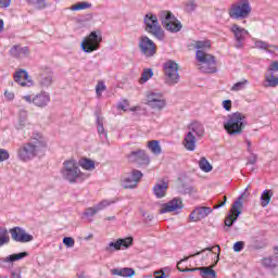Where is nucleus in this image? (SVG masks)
I'll return each instance as SVG.
<instances>
[{"mask_svg":"<svg viewBox=\"0 0 278 278\" xmlns=\"http://www.w3.org/2000/svg\"><path fill=\"white\" fill-rule=\"evenodd\" d=\"M47 151V139L42 135L36 134L29 142L22 144L17 150V157L21 162H29L37 155H45Z\"/></svg>","mask_w":278,"mask_h":278,"instance_id":"f257e3e1","label":"nucleus"},{"mask_svg":"<svg viewBox=\"0 0 278 278\" xmlns=\"http://www.w3.org/2000/svg\"><path fill=\"white\" fill-rule=\"evenodd\" d=\"M61 175L63 179H65L70 184H76L78 179L80 181H84V179H88V174L81 173V170L79 169V164H77V161L75 160H67L63 163Z\"/></svg>","mask_w":278,"mask_h":278,"instance_id":"f03ea898","label":"nucleus"},{"mask_svg":"<svg viewBox=\"0 0 278 278\" xmlns=\"http://www.w3.org/2000/svg\"><path fill=\"white\" fill-rule=\"evenodd\" d=\"M189 131L185 135L182 146L187 151H194L197 149V138L205 136V128L203 124L193 122L188 126Z\"/></svg>","mask_w":278,"mask_h":278,"instance_id":"7ed1b4c3","label":"nucleus"},{"mask_svg":"<svg viewBox=\"0 0 278 278\" xmlns=\"http://www.w3.org/2000/svg\"><path fill=\"white\" fill-rule=\"evenodd\" d=\"M247 127V115L240 112L231 114L224 124V129L229 134V136H240Z\"/></svg>","mask_w":278,"mask_h":278,"instance_id":"20e7f679","label":"nucleus"},{"mask_svg":"<svg viewBox=\"0 0 278 278\" xmlns=\"http://www.w3.org/2000/svg\"><path fill=\"white\" fill-rule=\"evenodd\" d=\"M198 62V71L201 73H216V56L203 50H198L195 53Z\"/></svg>","mask_w":278,"mask_h":278,"instance_id":"39448f33","label":"nucleus"},{"mask_svg":"<svg viewBox=\"0 0 278 278\" xmlns=\"http://www.w3.org/2000/svg\"><path fill=\"white\" fill-rule=\"evenodd\" d=\"M143 23L146 26V31H148V34H151L157 40H164L165 38L164 29L160 25L157 15L153 13H147L143 17Z\"/></svg>","mask_w":278,"mask_h":278,"instance_id":"423d86ee","label":"nucleus"},{"mask_svg":"<svg viewBox=\"0 0 278 278\" xmlns=\"http://www.w3.org/2000/svg\"><path fill=\"white\" fill-rule=\"evenodd\" d=\"M252 8L249 0H239L230 5L228 9V15L230 18L240 20L249 18L251 16Z\"/></svg>","mask_w":278,"mask_h":278,"instance_id":"0eeeda50","label":"nucleus"},{"mask_svg":"<svg viewBox=\"0 0 278 278\" xmlns=\"http://www.w3.org/2000/svg\"><path fill=\"white\" fill-rule=\"evenodd\" d=\"M159 18L164 29L170 31L172 34H177V31H181V28L184 27V25H181V22L177 20L170 11H161L159 13Z\"/></svg>","mask_w":278,"mask_h":278,"instance_id":"6e6552de","label":"nucleus"},{"mask_svg":"<svg viewBox=\"0 0 278 278\" xmlns=\"http://www.w3.org/2000/svg\"><path fill=\"white\" fill-rule=\"evenodd\" d=\"M216 262L215 264L211 265L210 267H195V268H185L182 269L181 266V262H188V257H185L184 260H181L180 262H178L177 264V269L180 273H194L197 270H200V275L202 278H216V271L213 269L216 264H218V261L220 260V247L217 245V256H216Z\"/></svg>","mask_w":278,"mask_h":278,"instance_id":"1a4fd4ad","label":"nucleus"},{"mask_svg":"<svg viewBox=\"0 0 278 278\" xmlns=\"http://www.w3.org/2000/svg\"><path fill=\"white\" fill-rule=\"evenodd\" d=\"M249 188H245V191L233 202L230 213L225 218V226L231 227L236 220L240 217V214H242V207L244 204L242 203V199H248L250 195L249 192H247Z\"/></svg>","mask_w":278,"mask_h":278,"instance_id":"9d476101","label":"nucleus"},{"mask_svg":"<svg viewBox=\"0 0 278 278\" xmlns=\"http://www.w3.org/2000/svg\"><path fill=\"white\" fill-rule=\"evenodd\" d=\"M103 40V36L101 35V30H93L81 42V49L85 53H92V51H97Z\"/></svg>","mask_w":278,"mask_h":278,"instance_id":"9b49d317","label":"nucleus"},{"mask_svg":"<svg viewBox=\"0 0 278 278\" xmlns=\"http://www.w3.org/2000/svg\"><path fill=\"white\" fill-rule=\"evenodd\" d=\"M165 83L168 86L179 84V65L174 61H167L164 64Z\"/></svg>","mask_w":278,"mask_h":278,"instance_id":"f8f14e48","label":"nucleus"},{"mask_svg":"<svg viewBox=\"0 0 278 278\" xmlns=\"http://www.w3.org/2000/svg\"><path fill=\"white\" fill-rule=\"evenodd\" d=\"M36 77L40 88H49L53 84V72L49 66H40Z\"/></svg>","mask_w":278,"mask_h":278,"instance_id":"ddd939ff","label":"nucleus"},{"mask_svg":"<svg viewBox=\"0 0 278 278\" xmlns=\"http://www.w3.org/2000/svg\"><path fill=\"white\" fill-rule=\"evenodd\" d=\"M146 105L151 108V110L160 112L166 108V100L162 93L148 92L146 96Z\"/></svg>","mask_w":278,"mask_h":278,"instance_id":"4468645a","label":"nucleus"},{"mask_svg":"<svg viewBox=\"0 0 278 278\" xmlns=\"http://www.w3.org/2000/svg\"><path fill=\"white\" fill-rule=\"evenodd\" d=\"M139 49L146 58H153L157 53V46L147 36L139 38Z\"/></svg>","mask_w":278,"mask_h":278,"instance_id":"2eb2a0df","label":"nucleus"},{"mask_svg":"<svg viewBox=\"0 0 278 278\" xmlns=\"http://www.w3.org/2000/svg\"><path fill=\"white\" fill-rule=\"evenodd\" d=\"M13 79L15 84H18V86H22V88H31L35 86L34 78L29 76V73L25 70H18L14 73Z\"/></svg>","mask_w":278,"mask_h":278,"instance_id":"dca6fc26","label":"nucleus"},{"mask_svg":"<svg viewBox=\"0 0 278 278\" xmlns=\"http://www.w3.org/2000/svg\"><path fill=\"white\" fill-rule=\"evenodd\" d=\"M230 31L235 36L236 49H242L244 47V40H247V36H249V30L238 24H232Z\"/></svg>","mask_w":278,"mask_h":278,"instance_id":"f3484780","label":"nucleus"},{"mask_svg":"<svg viewBox=\"0 0 278 278\" xmlns=\"http://www.w3.org/2000/svg\"><path fill=\"white\" fill-rule=\"evenodd\" d=\"M181 210H184V202L179 198H174L169 202L161 205L159 210V214H168L170 212H175L176 214H179Z\"/></svg>","mask_w":278,"mask_h":278,"instance_id":"a211bd4d","label":"nucleus"},{"mask_svg":"<svg viewBox=\"0 0 278 278\" xmlns=\"http://www.w3.org/2000/svg\"><path fill=\"white\" fill-rule=\"evenodd\" d=\"M142 179V172L134 169L130 174L122 178V186L127 189H134L138 186V182Z\"/></svg>","mask_w":278,"mask_h":278,"instance_id":"6ab92c4d","label":"nucleus"},{"mask_svg":"<svg viewBox=\"0 0 278 278\" xmlns=\"http://www.w3.org/2000/svg\"><path fill=\"white\" fill-rule=\"evenodd\" d=\"M31 123H29V117L27 114V111L23 110L20 111L18 117H17V123L15 125V128L17 131H24L27 136H29V131H31Z\"/></svg>","mask_w":278,"mask_h":278,"instance_id":"aec40b11","label":"nucleus"},{"mask_svg":"<svg viewBox=\"0 0 278 278\" xmlns=\"http://www.w3.org/2000/svg\"><path fill=\"white\" fill-rule=\"evenodd\" d=\"M134 244V238L127 237L125 239H118L115 242H110L108 247L104 248L106 253H114V251H121V248L129 249Z\"/></svg>","mask_w":278,"mask_h":278,"instance_id":"412c9836","label":"nucleus"},{"mask_svg":"<svg viewBox=\"0 0 278 278\" xmlns=\"http://www.w3.org/2000/svg\"><path fill=\"white\" fill-rule=\"evenodd\" d=\"M212 212L213 210L210 206H195L189 215V220H191V223H199V220L207 218V215L212 214Z\"/></svg>","mask_w":278,"mask_h":278,"instance_id":"4be33fe9","label":"nucleus"},{"mask_svg":"<svg viewBox=\"0 0 278 278\" xmlns=\"http://www.w3.org/2000/svg\"><path fill=\"white\" fill-rule=\"evenodd\" d=\"M11 238L15 240V242H31L34 240V236L27 233L23 228L15 227L10 230Z\"/></svg>","mask_w":278,"mask_h":278,"instance_id":"5701e85b","label":"nucleus"},{"mask_svg":"<svg viewBox=\"0 0 278 278\" xmlns=\"http://www.w3.org/2000/svg\"><path fill=\"white\" fill-rule=\"evenodd\" d=\"M27 255H29L27 252H22L2 257L0 258V267L12 268V266H14V262H18L20 260L27 257Z\"/></svg>","mask_w":278,"mask_h":278,"instance_id":"b1692460","label":"nucleus"},{"mask_svg":"<svg viewBox=\"0 0 278 278\" xmlns=\"http://www.w3.org/2000/svg\"><path fill=\"white\" fill-rule=\"evenodd\" d=\"M128 161L140 165H148L151 162L144 150H137L131 152L128 154Z\"/></svg>","mask_w":278,"mask_h":278,"instance_id":"393cba45","label":"nucleus"},{"mask_svg":"<svg viewBox=\"0 0 278 278\" xmlns=\"http://www.w3.org/2000/svg\"><path fill=\"white\" fill-rule=\"evenodd\" d=\"M9 53L11 58L23 60L25 58H29V48L16 45L10 49Z\"/></svg>","mask_w":278,"mask_h":278,"instance_id":"a878e982","label":"nucleus"},{"mask_svg":"<svg viewBox=\"0 0 278 278\" xmlns=\"http://www.w3.org/2000/svg\"><path fill=\"white\" fill-rule=\"evenodd\" d=\"M51 101V96L47 91H41L33 97V103L37 108H47Z\"/></svg>","mask_w":278,"mask_h":278,"instance_id":"bb28decb","label":"nucleus"},{"mask_svg":"<svg viewBox=\"0 0 278 278\" xmlns=\"http://www.w3.org/2000/svg\"><path fill=\"white\" fill-rule=\"evenodd\" d=\"M255 49H261L262 51H266L267 53H275V55H278V47L271 46L268 42L257 39L254 41Z\"/></svg>","mask_w":278,"mask_h":278,"instance_id":"cd10ccee","label":"nucleus"},{"mask_svg":"<svg viewBox=\"0 0 278 278\" xmlns=\"http://www.w3.org/2000/svg\"><path fill=\"white\" fill-rule=\"evenodd\" d=\"M166 190H168V182L160 180L153 187V192L156 199H164L166 197Z\"/></svg>","mask_w":278,"mask_h":278,"instance_id":"c85d7f7f","label":"nucleus"},{"mask_svg":"<svg viewBox=\"0 0 278 278\" xmlns=\"http://www.w3.org/2000/svg\"><path fill=\"white\" fill-rule=\"evenodd\" d=\"M111 273L117 277H134L136 275V270L131 267L114 268L111 269Z\"/></svg>","mask_w":278,"mask_h":278,"instance_id":"c756f323","label":"nucleus"},{"mask_svg":"<svg viewBox=\"0 0 278 278\" xmlns=\"http://www.w3.org/2000/svg\"><path fill=\"white\" fill-rule=\"evenodd\" d=\"M274 192L271 189H266L262 192L261 194V205L263 207H268V205H270V201L274 197Z\"/></svg>","mask_w":278,"mask_h":278,"instance_id":"7c9ffc66","label":"nucleus"},{"mask_svg":"<svg viewBox=\"0 0 278 278\" xmlns=\"http://www.w3.org/2000/svg\"><path fill=\"white\" fill-rule=\"evenodd\" d=\"M191 47L193 49H197V51H207V49L212 48V41L210 40H198V41H193L191 43Z\"/></svg>","mask_w":278,"mask_h":278,"instance_id":"2f4dec72","label":"nucleus"},{"mask_svg":"<svg viewBox=\"0 0 278 278\" xmlns=\"http://www.w3.org/2000/svg\"><path fill=\"white\" fill-rule=\"evenodd\" d=\"M264 88H277L278 77L273 74H266L265 80L263 81Z\"/></svg>","mask_w":278,"mask_h":278,"instance_id":"473e14b6","label":"nucleus"},{"mask_svg":"<svg viewBox=\"0 0 278 278\" xmlns=\"http://www.w3.org/2000/svg\"><path fill=\"white\" fill-rule=\"evenodd\" d=\"M147 147L153 155H160L162 153V146H160V141L157 140L148 141Z\"/></svg>","mask_w":278,"mask_h":278,"instance_id":"72a5a7b5","label":"nucleus"},{"mask_svg":"<svg viewBox=\"0 0 278 278\" xmlns=\"http://www.w3.org/2000/svg\"><path fill=\"white\" fill-rule=\"evenodd\" d=\"M90 8H92V4L90 2H77L76 4H73L70 10H72L73 12H77L79 10H90Z\"/></svg>","mask_w":278,"mask_h":278,"instance_id":"f704fd0d","label":"nucleus"},{"mask_svg":"<svg viewBox=\"0 0 278 278\" xmlns=\"http://www.w3.org/2000/svg\"><path fill=\"white\" fill-rule=\"evenodd\" d=\"M247 86H249V80L242 79V80L236 83L235 85H232L230 90H231V92H240V90H244V88H247Z\"/></svg>","mask_w":278,"mask_h":278,"instance_id":"c9c22d12","label":"nucleus"},{"mask_svg":"<svg viewBox=\"0 0 278 278\" xmlns=\"http://www.w3.org/2000/svg\"><path fill=\"white\" fill-rule=\"evenodd\" d=\"M199 167L201 168V170H203V173H212V168H213L212 164H210V162L205 157L200 159Z\"/></svg>","mask_w":278,"mask_h":278,"instance_id":"e433bc0d","label":"nucleus"},{"mask_svg":"<svg viewBox=\"0 0 278 278\" xmlns=\"http://www.w3.org/2000/svg\"><path fill=\"white\" fill-rule=\"evenodd\" d=\"M80 166L85 170H94V161H92L90 159H83L80 161Z\"/></svg>","mask_w":278,"mask_h":278,"instance_id":"4c0bfd02","label":"nucleus"},{"mask_svg":"<svg viewBox=\"0 0 278 278\" xmlns=\"http://www.w3.org/2000/svg\"><path fill=\"white\" fill-rule=\"evenodd\" d=\"M10 243V235L7 229L0 228V247Z\"/></svg>","mask_w":278,"mask_h":278,"instance_id":"58836bf2","label":"nucleus"},{"mask_svg":"<svg viewBox=\"0 0 278 278\" xmlns=\"http://www.w3.org/2000/svg\"><path fill=\"white\" fill-rule=\"evenodd\" d=\"M140 106H132L129 109V101L124 100L118 104V110H123V112H136V110H139Z\"/></svg>","mask_w":278,"mask_h":278,"instance_id":"ea45409f","label":"nucleus"},{"mask_svg":"<svg viewBox=\"0 0 278 278\" xmlns=\"http://www.w3.org/2000/svg\"><path fill=\"white\" fill-rule=\"evenodd\" d=\"M153 77V70L152 68H147L143 71L141 74V78L139 80L140 84H147Z\"/></svg>","mask_w":278,"mask_h":278,"instance_id":"a19ab883","label":"nucleus"},{"mask_svg":"<svg viewBox=\"0 0 278 278\" xmlns=\"http://www.w3.org/2000/svg\"><path fill=\"white\" fill-rule=\"evenodd\" d=\"M29 5L36 8V10H42L47 8V2L45 0H26Z\"/></svg>","mask_w":278,"mask_h":278,"instance_id":"79ce46f5","label":"nucleus"},{"mask_svg":"<svg viewBox=\"0 0 278 278\" xmlns=\"http://www.w3.org/2000/svg\"><path fill=\"white\" fill-rule=\"evenodd\" d=\"M105 90H108V87L105 86V83H103V80H99L97 86H96L97 97H101V94H103V92H105Z\"/></svg>","mask_w":278,"mask_h":278,"instance_id":"37998d69","label":"nucleus"},{"mask_svg":"<svg viewBox=\"0 0 278 278\" xmlns=\"http://www.w3.org/2000/svg\"><path fill=\"white\" fill-rule=\"evenodd\" d=\"M112 203H116V201L112 200H102L100 203H98L96 205L98 212H101V210H105V207H110V205H112Z\"/></svg>","mask_w":278,"mask_h":278,"instance_id":"c03bdc74","label":"nucleus"},{"mask_svg":"<svg viewBox=\"0 0 278 278\" xmlns=\"http://www.w3.org/2000/svg\"><path fill=\"white\" fill-rule=\"evenodd\" d=\"M97 125H98V134H100V136H104V138H108V132H105V128L103 127L102 117H98Z\"/></svg>","mask_w":278,"mask_h":278,"instance_id":"a18cd8bd","label":"nucleus"},{"mask_svg":"<svg viewBox=\"0 0 278 278\" xmlns=\"http://www.w3.org/2000/svg\"><path fill=\"white\" fill-rule=\"evenodd\" d=\"M263 266H265L266 268H275V266H277V260L273 257L264 258Z\"/></svg>","mask_w":278,"mask_h":278,"instance_id":"49530a36","label":"nucleus"},{"mask_svg":"<svg viewBox=\"0 0 278 278\" xmlns=\"http://www.w3.org/2000/svg\"><path fill=\"white\" fill-rule=\"evenodd\" d=\"M63 244H65L67 249H73V247H75V239H73V237H65L63 238Z\"/></svg>","mask_w":278,"mask_h":278,"instance_id":"de8ad7c7","label":"nucleus"},{"mask_svg":"<svg viewBox=\"0 0 278 278\" xmlns=\"http://www.w3.org/2000/svg\"><path fill=\"white\" fill-rule=\"evenodd\" d=\"M197 10V2L194 0H189L186 2V11L187 12H194Z\"/></svg>","mask_w":278,"mask_h":278,"instance_id":"09e8293b","label":"nucleus"},{"mask_svg":"<svg viewBox=\"0 0 278 278\" xmlns=\"http://www.w3.org/2000/svg\"><path fill=\"white\" fill-rule=\"evenodd\" d=\"M5 160H10V153L8 150L0 149V162H5Z\"/></svg>","mask_w":278,"mask_h":278,"instance_id":"8fccbe9b","label":"nucleus"},{"mask_svg":"<svg viewBox=\"0 0 278 278\" xmlns=\"http://www.w3.org/2000/svg\"><path fill=\"white\" fill-rule=\"evenodd\" d=\"M97 212H99V210H97V206L88 207L85 211V216H94V214H97Z\"/></svg>","mask_w":278,"mask_h":278,"instance_id":"3c124183","label":"nucleus"},{"mask_svg":"<svg viewBox=\"0 0 278 278\" xmlns=\"http://www.w3.org/2000/svg\"><path fill=\"white\" fill-rule=\"evenodd\" d=\"M242 249H244V242L242 241H238L233 244V251L236 253H240V251H242Z\"/></svg>","mask_w":278,"mask_h":278,"instance_id":"603ef678","label":"nucleus"},{"mask_svg":"<svg viewBox=\"0 0 278 278\" xmlns=\"http://www.w3.org/2000/svg\"><path fill=\"white\" fill-rule=\"evenodd\" d=\"M14 97L15 96L13 91H8V90L4 91L5 101H14Z\"/></svg>","mask_w":278,"mask_h":278,"instance_id":"864d4df0","label":"nucleus"},{"mask_svg":"<svg viewBox=\"0 0 278 278\" xmlns=\"http://www.w3.org/2000/svg\"><path fill=\"white\" fill-rule=\"evenodd\" d=\"M223 108L227 112H231V100H224L223 101Z\"/></svg>","mask_w":278,"mask_h":278,"instance_id":"5fc2aeb1","label":"nucleus"},{"mask_svg":"<svg viewBox=\"0 0 278 278\" xmlns=\"http://www.w3.org/2000/svg\"><path fill=\"white\" fill-rule=\"evenodd\" d=\"M257 162V154L251 153L248 157V164H255Z\"/></svg>","mask_w":278,"mask_h":278,"instance_id":"6e6d98bb","label":"nucleus"},{"mask_svg":"<svg viewBox=\"0 0 278 278\" xmlns=\"http://www.w3.org/2000/svg\"><path fill=\"white\" fill-rule=\"evenodd\" d=\"M12 3V0H0V8L5 9Z\"/></svg>","mask_w":278,"mask_h":278,"instance_id":"4d7b16f0","label":"nucleus"},{"mask_svg":"<svg viewBox=\"0 0 278 278\" xmlns=\"http://www.w3.org/2000/svg\"><path fill=\"white\" fill-rule=\"evenodd\" d=\"M213 249H214V247L213 248H205L202 251L197 252L195 254L190 255L189 257H195V255H201V253H205V251H208L210 253H212Z\"/></svg>","mask_w":278,"mask_h":278,"instance_id":"13d9d810","label":"nucleus"},{"mask_svg":"<svg viewBox=\"0 0 278 278\" xmlns=\"http://www.w3.org/2000/svg\"><path fill=\"white\" fill-rule=\"evenodd\" d=\"M155 278H166V273L164 270L154 271Z\"/></svg>","mask_w":278,"mask_h":278,"instance_id":"bf43d9fd","label":"nucleus"},{"mask_svg":"<svg viewBox=\"0 0 278 278\" xmlns=\"http://www.w3.org/2000/svg\"><path fill=\"white\" fill-rule=\"evenodd\" d=\"M269 71H276V72H278V61H274V62L269 65Z\"/></svg>","mask_w":278,"mask_h":278,"instance_id":"052dcab7","label":"nucleus"},{"mask_svg":"<svg viewBox=\"0 0 278 278\" xmlns=\"http://www.w3.org/2000/svg\"><path fill=\"white\" fill-rule=\"evenodd\" d=\"M23 101H26V103H34V98L31 96H24L22 97Z\"/></svg>","mask_w":278,"mask_h":278,"instance_id":"680f3d73","label":"nucleus"},{"mask_svg":"<svg viewBox=\"0 0 278 278\" xmlns=\"http://www.w3.org/2000/svg\"><path fill=\"white\" fill-rule=\"evenodd\" d=\"M225 203H227V195H224V201L214 206V210H218V207H224Z\"/></svg>","mask_w":278,"mask_h":278,"instance_id":"e2e57ef3","label":"nucleus"},{"mask_svg":"<svg viewBox=\"0 0 278 278\" xmlns=\"http://www.w3.org/2000/svg\"><path fill=\"white\" fill-rule=\"evenodd\" d=\"M142 216H143V218H146V220H153V215H151L147 212H142Z\"/></svg>","mask_w":278,"mask_h":278,"instance_id":"0e129e2a","label":"nucleus"},{"mask_svg":"<svg viewBox=\"0 0 278 278\" xmlns=\"http://www.w3.org/2000/svg\"><path fill=\"white\" fill-rule=\"evenodd\" d=\"M11 278H21V271H11Z\"/></svg>","mask_w":278,"mask_h":278,"instance_id":"69168bd1","label":"nucleus"},{"mask_svg":"<svg viewBox=\"0 0 278 278\" xmlns=\"http://www.w3.org/2000/svg\"><path fill=\"white\" fill-rule=\"evenodd\" d=\"M4 23L3 20L0 18V34L3 31Z\"/></svg>","mask_w":278,"mask_h":278,"instance_id":"338daca9","label":"nucleus"},{"mask_svg":"<svg viewBox=\"0 0 278 278\" xmlns=\"http://www.w3.org/2000/svg\"><path fill=\"white\" fill-rule=\"evenodd\" d=\"M247 146H248L249 153H251V141L250 140H247Z\"/></svg>","mask_w":278,"mask_h":278,"instance_id":"774afa93","label":"nucleus"}]
</instances>
